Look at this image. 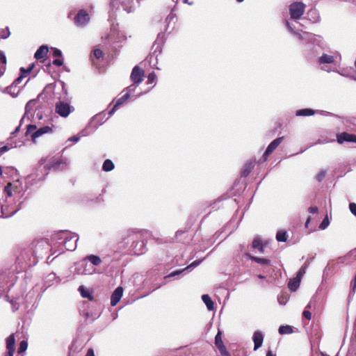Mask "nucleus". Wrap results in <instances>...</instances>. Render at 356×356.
<instances>
[{
    "mask_svg": "<svg viewBox=\"0 0 356 356\" xmlns=\"http://www.w3.org/2000/svg\"><path fill=\"white\" fill-rule=\"evenodd\" d=\"M258 277H259V279H261V280H264V279H265V278H266V277H265L264 275H258Z\"/></svg>",
    "mask_w": 356,
    "mask_h": 356,
    "instance_id": "54",
    "label": "nucleus"
},
{
    "mask_svg": "<svg viewBox=\"0 0 356 356\" xmlns=\"http://www.w3.org/2000/svg\"><path fill=\"white\" fill-rule=\"evenodd\" d=\"M72 140L74 141H77L79 140V138L77 137H73V138H72Z\"/></svg>",
    "mask_w": 356,
    "mask_h": 356,
    "instance_id": "56",
    "label": "nucleus"
},
{
    "mask_svg": "<svg viewBox=\"0 0 356 356\" xmlns=\"http://www.w3.org/2000/svg\"><path fill=\"white\" fill-rule=\"evenodd\" d=\"M86 259L90 261L94 266H98L102 262L100 257L94 254L88 256Z\"/></svg>",
    "mask_w": 356,
    "mask_h": 356,
    "instance_id": "25",
    "label": "nucleus"
},
{
    "mask_svg": "<svg viewBox=\"0 0 356 356\" xmlns=\"http://www.w3.org/2000/svg\"><path fill=\"white\" fill-rule=\"evenodd\" d=\"M6 91L13 97H16L20 91V88L19 86L11 84L10 86L6 88Z\"/></svg>",
    "mask_w": 356,
    "mask_h": 356,
    "instance_id": "21",
    "label": "nucleus"
},
{
    "mask_svg": "<svg viewBox=\"0 0 356 356\" xmlns=\"http://www.w3.org/2000/svg\"><path fill=\"white\" fill-rule=\"evenodd\" d=\"M9 149H10V148H9V147H8V146H7V145H5V146H3V147H0V156H1L3 153H4V152H6L8 151Z\"/></svg>",
    "mask_w": 356,
    "mask_h": 356,
    "instance_id": "46",
    "label": "nucleus"
},
{
    "mask_svg": "<svg viewBox=\"0 0 356 356\" xmlns=\"http://www.w3.org/2000/svg\"><path fill=\"white\" fill-rule=\"evenodd\" d=\"M202 300L204 303L206 305L207 309L209 310H213L214 308L213 302L212 301L210 296L207 294H204L202 296Z\"/></svg>",
    "mask_w": 356,
    "mask_h": 356,
    "instance_id": "17",
    "label": "nucleus"
},
{
    "mask_svg": "<svg viewBox=\"0 0 356 356\" xmlns=\"http://www.w3.org/2000/svg\"><path fill=\"white\" fill-rule=\"evenodd\" d=\"M286 25L289 30L292 31V28L291 27V25L289 22H286Z\"/></svg>",
    "mask_w": 356,
    "mask_h": 356,
    "instance_id": "53",
    "label": "nucleus"
},
{
    "mask_svg": "<svg viewBox=\"0 0 356 356\" xmlns=\"http://www.w3.org/2000/svg\"><path fill=\"white\" fill-rule=\"evenodd\" d=\"M278 331L280 334H291L293 330L291 325H281Z\"/></svg>",
    "mask_w": 356,
    "mask_h": 356,
    "instance_id": "24",
    "label": "nucleus"
},
{
    "mask_svg": "<svg viewBox=\"0 0 356 356\" xmlns=\"http://www.w3.org/2000/svg\"><path fill=\"white\" fill-rule=\"evenodd\" d=\"M49 51V48L46 45L40 46L34 54V58L37 60L44 58Z\"/></svg>",
    "mask_w": 356,
    "mask_h": 356,
    "instance_id": "13",
    "label": "nucleus"
},
{
    "mask_svg": "<svg viewBox=\"0 0 356 356\" xmlns=\"http://www.w3.org/2000/svg\"><path fill=\"white\" fill-rule=\"evenodd\" d=\"M129 92L130 91L128 90V92L125 95H124L122 97L116 100L115 104H114L113 108L108 112L109 115H113L115 110L129 99L130 96L129 93Z\"/></svg>",
    "mask_w": 356,
    "mask_h": 356,
    "instance_id": "12",
    "label": "nucleus"
},
{
    "mask_svg": "<svg viewBox=\"0 0 356 356\" xmlns=\"http://www.w3.org/2000/svg\"><path fill=\"white\" fill-rule=\"evenodd\" d=\"M329 223L330 222L327 217H325L320 224V229H325L328 226Z\"/></svg>",
    "mask_w": 356,
    "mask_h": 356,
    "instance_id": "37",
    "label": "nucleus"
},
{
    "mask_svg": "<svg viewBox=\"0 0 356 356\" xmlns=\"http://www.w3.org/2000/svg\"><path fill=\"white\" fill-rule=\"evenodd\" d=\"M114 167L115 165L113 161L110 159H106L103 163L102 170L105 172H109L111 171Z\"/></svg>",
    "mask_w": 356,
    "mask_h": 356,
    "instance_id": "22",
    "label": "nucleus"
},
{
    "mask_svg": "<svg viewBox=\"0 0 356 356\" xmlns=\"http://www.w3.org/2000/svg\"><path fill=\"white\" fill-rule=\"evenodd\" d=\"M302 316L304 318H305L308 321L312 319V313L308 310H306V309L304 310V312L302 313Z\"/></svg>",
    "mask_w": 356,
    "mask_h": 356,
    "instance_id": "40",
    "label": "nucleus"
},
{
    "mask_svg": "<svg viewBox=\"0 0 356 356\" xmlns=\"http://www.w3.org/2000/svg\"><path fill=\"white\" fill-rule=\"evenodd\" d=\"M349 209L351 213L356 216V203L351 202L349 204Z\"/></svg>",
    "mask_w": 356,
    "mask_h": 356,
    "instance_id": "39",
    "label": "nucleus"
},
{
    "mask_svg": "<svg viewBox=\"0 0 356 356\" xmlns=\"http://www.w3.org/2000/svg\"><path fill=\"white\" fill-rule=\"evenodd\" d=\"M334 61V58L333 56L327 55L326 54H323L318 60L320 64L323 63H332Z\"/></svg>",
    "mask_w": 356,
    "mask_h": 356,
    "instance_id": "18",
    "label": "nucleus"
},
{
    "mask_svg": "<svg viewBox=\"0 0 356 356\" xmlns=\"http://www.w3.org/2000/svg\"><path fill=\"white\" fill-rule=\"evenodd\" d=\"M311 307H312V304H311V302H309V303L307 305L306 308H311Z\"/></svg>",
    "mask_w": 356,
    "mask_h": 356,
    "instance_id": "57",
    "label": "nucleus"
},
{
    "mask_svg": "<svg viewBox=\"0 0 356 356\" xmlns=\"http://www.w3.org/2000/svg\"><path fill=\"white\" fill-rule=\"evenodd\" d=\"M86 356H95V353H94V351L92 349L90 348L87 353H86Z\"/></svg>",
    "mask_w": 356,
    "mask_h": 356,
    "instance_id": "48",
    "label": "nucleus"
},
{
    "mask_svg": "<svg viewBox=\"0 0 356 356\" xmlns=\"http://www.w3.org/2000/svg\"><path fill=\"white\" fill-rule=\"evenodd\" d=\"M11 187H12V184L11 183H8L4 188V192L6 193V195L8 196V197H11L12 196V190H11Z\"/></svg>",
    "mask_w": 356,
    "mask_h": 356,
    "instance_id": "35",
    "label": "nucleus"
},
{
    "mask_svg": "<svg viewBox=\"0 0 356 356\" xmlns=\"http://www.w3.org/2000/svg\"><path fill=\"white\" fill-rule=\"evenodd\" d=\"M251 170H252L251 164L250 163V164H246L244 166V168H243V170L241 172V175L243 177H248L249 175V174L250 173Z\"/></svg>",
    "mask_w": 356,
    "mask_h": 356,
    "instance_id": "29",
    "label": "nucleus"
},
{
    "mask_svg": "<svg viewBox=\"0 0 356 356\" xmlns=\"http://www.w3.org/2000/svg\"><path fill=\"white\" fill-rule=\"evenodd\" d=\"M315 113V111L311 108L299 109L296 111L297 116H310Z\"/></svg>",
    "mask_w": 356,
    "mask_h": 356,
    "instance_id": "19",
    "label": "nucleus"
},
{
    "mask_svg": "<svg viewBox=\"0 0 356 356\" xmlns=\"http://www.w3.org/2000/svg\"><path fill=\"white\" fill-rule=\"evenodd\" d=\"M245 256L249 258L250 259H251L252 261H254L261 265H269L270 263V259H266V258H260V257H254V256H252L249 253H246L245 254Z\"/></svg>",
    "mask_w": 356,
    "mask_h": 356,
    "instance_id": "14",
    "label": "nucleus"
},
{
    "mask_svg": "<svg viewBox=\"0 0 356 356\" xmlns=\"http://www.w3.org/2000/svg\"><path fill=\"white\" fill-rule=\"evenodd\" d=\"M15 350H8L7 354L6 356H13Z\"/></svg>",
    "mask_w": 356,
    "mask_h": 356,
    "instance_id": "50",
    "label": "nucleus"
},
{
    "mask_svg": "<svg viewBox=\"0 0 356 356\" xmlns=\"http://www.w3.org/2000/svg\"><path fill=\"white\" fill-rule=\"evenodd\" d=\"M72 107L70 105L64 102H58L56 104L55 111L60 116L66 118L71 113Z\"/></svg>",
    "mask_w": 356,
    "mask_h": 356,
    "instance_id": "5",
    "label": "nucleus"
},
{
    "mask_svg": "<svg viewBox=\"0 0 356 356\" xmlns=\"http://www.w3.org/2000/svg\"><path fill=\"white\" fill-rule=\"evenodd\" d=\"M79 291H80L81 296L83 298H88L90 300H93V296L90 293L88 290H86L83 286H80L79 288Z\"/></svg>",
    "mask_w": 356,
    "mask_h": 356,
    "instance_id": "26",
    "label": "nucleus"
},
{
    "mask_svg": "<svg viewBox=\"0 0 356 356\" xmlns=\"http://www.w3.org/2000/svg\"><path fill=\"white\" fill-rule=\"evenodd\" d=\"M300 280H299V278H293L291 279L288 283V288L291 291H296L300 284Z\"/></svg>",
    "mask_w": 356,
    "mask_h": 356,
    "instance_id": "15",
    "label": "nucleus"
},
{
    "mask_svg": "<svg viewBox=\"0 0 356 356\" xmlns=\"http://www.w3.org/2000/svg\"><path fill=\"white\" fill-rule=\"evenodd\" d=\"M145 76V71L140 68L139 66H135L131 73L130 79L133 82V85L130 86L127 88L129 91H131V88L134 85L138 86L141 82H143Z\"/></svg>",
    "mask_w": 356,
    "mask_h": 356,
    "instance_id": "3",
    "label": "nucleus"
},
{
    "mask_svg": "<svg viewBox=\"0 0 356 356\" xmlns=\"http://www.w3.org/2000/svg\"><path fill=\"white\" fill-rule=\"evenodd\" d=\"M52 132V128L44 126L37 129L35 124H29L26 129V135L31 134V140L35 143L36 139L44 134Z\"/></svg>",
    "mask_w": 356,
    "mask_h": 356,
    "instance_id": "1",
    "label": "nucleus"
},
{
    "mask_svg": "<svg viewBox=\"0 0 356 356\" xmlns=\"http://www.w3.org/2000/svg\"><path fill=\"white\" fill-rule=\"evenodd\" d=\"M266 356H275V355L273 354L272 351L268 350L266 353Z\"/></svg>",
    "mask_w": 356,
    "mask_h": 356,
    "instance_id": "52",
    "label": "nucleus"
},
{
    "mask_svg": "<svg viewBox=\"0 0 356 356\" xmlns=\"http://www.w3.org/2000/svg\"><path fill=\"white\" fill-rule=\"evenodd\" d=\"M215 345L216 347L224 345L220 330H218L217 334L215 337Z\"/></svg>",
    "mask_w": 356,
    "mask_h": 356,
    "instance_id": "28",
    "label": "nucleus"
},
{
    "mask_svg": "<svg viewBox=\"0 0 356 356\" xmlns=\"http://www.w3.org/2000/svg\"><path fill=\"white\" fill-rule=\"evenodd\" d=\"M310 221H311V217H309V218H307V220L306 222H305V227H308V225H309V223L310 222Z\"/></svg>",
    "mask_w": 356,
    "mask_h": 356,
    "instance_id": "51",
    "label": "nucleus"
},
{
    "mask_svg": "<svg viewBox=\"0 0 356 356\" xmlns=\"http://www.w3.org/2000/svg\"><path fill=\"white\" fill-rule=\"evenodd\" d=\"M199 264V261H193L191 265H189L188 266H187L186 268H185V269H188L192 266H197V264Z\"/></svg>",
    "mask_w": 356,
    "mask_h": 356,
    "instance_id": "49",
    "label": "nucleus"
},
{
    "mask_svg": "<svg viewBox=\"0 0 356 356\" xmlns=\"http://www.w3.org/2000/svg\"><path fill=\"white\" fill-rule=\"evenodd\" d=\"M62 238H64L63 244L66 250L72 251L76 249L78 241L76 235L72 233L63 232Z\"/></svg>",
    "mask_w": 356,
    "mask_h": 356,
    "instance_id": "4",
    "label": "nucleus"
},
{
    "mask_svg": "<svg viewBox=\"0 0 356 356\" xmlns=\"http://www.w3.org/2000/svg\"><path fill=\"white\" fill-rule=\"evenodd\" d=\"M238 2H242L243 0H236Z\"/></svg>",
    "mask_w": 356,
    "mask_h": 356,
    "instance_id": "59",
    "label": "nucleus"
},
{
    "mask_svg": "<svg viewBox=\"0 0 356 356\" xmlns=\"http://www.w3.org/2000/svg\"><path fill=\"white\" fill-rule=\"evenodd\" d=\"M305 10V5L302 2H293L289 6L291 18L295 20L299 19L304 14Z\"/></svg>",
    "mask_w": 356,
    "mask_h": 356,
    "instance_id": "2",
    "label": "nucleus"
},
{
    "mask_svg": "<svg viewBox=\"0 0 356 356\" xmlns=\"http://www.w3.org/2000/svg\"><path fill=\"white\" fill-rule=\"evenodd\" d=\"M50 249L49 241L46 238H42L37 241L34 248V253L38 257H42L44 252Z\"/></svg>",
    "mask_w": 356,
    "mask_h": 356,
    "instance_id": "6",
    "label": "nucleus"
},
{
    "mask_svg": "<svg viewBox=\"0 0 356 356\" xmlns=\"http://www.w3.org/2000/svg\"><path fill=\"white\" fill-rule=\"evenodd\" d=\"M306 269H307L306 266H302V267L300 268L299 271L298 272V273H297V275H296V278H299V280H300V281H301L302 276H303V275L305 274V273H306Z\"/></svg>",
    "mask_w": 356,
    "mask_h": 356,
    "instance_id": "34",
    "label": "nucleus"
},
{
    "mask_svg": "<svg viewBox=\"0 0 356 356\" xmlns=\"http://www.w3.org/2000/svg\"><path fill=\"white\" fill-rule=\"evenodd\" d=\"M6 57L4 54L0 51V77L5 73L6 70Z\"/></svg>",
    "mask_w": 356,
    "mask_h": 356,
    "instance_id": "16",
    "label": "nucleus"
},
{
    "mask_svg": "<svg viewBox=\"0 0 356 356\" xmlns=\"http://www.w3.org/2000/svg\"><path fill=\"white\" fill-rule=\"evenodd\" d=\"M217 348L222 356H231L230 353L227 350L225 345L218 346Z\"/></svg>",
    "mask_w": 356,
    "mask_h": 356,
    "instance_id": "32",
    "label": "nucleus"
},
{
    "mask_svg": "<svg viewBox=\"0 0 356 356\" xmlns=\"http://www.w3.org/2000/svg\"><path fill=\"white\" fill-rule=\"evenodd\" d=\"M325 175H326V172H325V170H321V172H319L317 174V175H316V179H317L319 182H321V181H323V179L325 178Z\"/></svg>",
    "mask_w": 356,
    "mask_h": 356,
    "instance_id": "36",
    "label": "nucleus"
},
{
    "mask_svg": "<svg viewBox=\"0 0 356 356\" xmlns=\"http://www.w3.org/2000/svg\"><path fill=\"white\" fill-rule=\"evenodd\" d=\"M284 137H278L276 139H275L273 141H272L268 146L267 147L263 157L264 160L266 161L268 156L273 152V151L281 144V143L283 141Z\"/></svg>",
    "mask_w": 356,
    "mask_h": 356,
    "instance_id": "7",
    "label": "nucleus"
},
{
    "mask_svg": "<svg viewBox=\"0 0 356 356\" xmlns=\"http://www.w3.org/2000/svg\"><path fill=\"white\" fill-rule=\"evenodd\" d=\"M32 69H33V66L29 67L27 70H25L24 68L22 67L20 69V72L22 73V75H24V77L26 74H29L31 72Z\"/></svg>",
    "mask_w": 356,
    "mask_h": 356,
    "instance_id": "41",
    "label": "nucleus"
},
{
    "mask_svg": "<svg viewBox=\"0 0 356 356\" xmlns=\"http://www.w3.org/2000/svg\"><path fill=\"white\" fill-rule=\"evenodd\" d=\"M123 289L121 286H118L113 292L111 297V305L112 306L116 305L122 297Z\"/></svg>",
    "mask_w": 356,
    "mask_h": 356,
    "instance_id": "10",
    "label": "nucleus"
},
{
    "mask_svg": "<svg viewBox=\"0 0 356 356\" xmlns=\"http://www.w3.org/2000/svg\"><path fill=\"white\" fill-rule=\"evenodd\" d=\"M52 63L54 65H56V66H62L63 65V60H60V59H55L53 60Z\"/></svg>",
    "mask_w": 356,
    "mask_h": 356,
    "instance_id": "43",
    "label": "nucleus"
},
{
    "mask_svg": "<svg viewBox=\"0 0 356 356\" xmlns=\"http://www.w3.org/2000/svg\"><path fill=\"white\" fill-rule=\"evenodd\" d=\"M93 55L94 57L97 60L103 59L104 58V53L100 49H94Z\"/></svg>",
    "mask_w": 356,
    "mask_h": 356,
    "instance_id": "30",
    "label": "nucleus"
},
{
    "mask_svg": "<svg viewBox=\"0 0 356 356\" xmlns=\"http://www.w3.org/2000/svg\"><path fill=\"white\" fill-rule=\"evenodd\" d=\"M23 78H24V75H21L20 76L17 78L12 84L18 86V85L21 83Z\"/></svg>",
    "mask_w": 356,
    "mask_h": 356,
    "instance_id": "44",
    "label": "nucleus"
},
{
    "mask_svg": "<svg viewBox=\"0 0 356 356\" xmlns=\"http://www.w3.org/2000/svg\"><path fill=\"white\" fill-rule=\"evenodd\" d=\"M27 347H28L27 342L24 340L22 341L19 343V346L18 348V353L20 354V353H24L27 349Z\"/></svg>",
    "mask_w": 356,
    "mask_h": 356,
    "instance_id": "31",
    "label": "nucleus"
},
{
    "mask_svg": "<svg viewBox=\"0 0 356 356\" xmlns=\"http://www.w3.org/2000/svg\"><path fill=\"white\" fill-rule=\"evenodd\" d=\"M2 174H3V170H2L1 166L0 165V175H1Z\"/></svg>",
    "mask_w": 356,
    "mask_h": 356,
    "instance_id": "58",
    "label": "nucleus"
},
{
    "mask_svg": "<svg viewBox=\"0 0 356 356\" xmlns=\"http://www.w3.org/2000/svg\"><path fill=\"white\" fill-rule=\"evenodd\" d=\"M186 269L184 268L182 270H175V271H173L169 275L168 277H174L175 275H178L179 274H181L182 272H184Z\"/></svg>",
    "mask_w": 356,
    "mask_h": 356,
    "instance_id": "42",
    "label": "nucleus"
},
{
    "mask_svg": "<svg viewBox=\"0 0 356 356\" xmlns=\"http://www.w3.org/2000/svg\"><path fill=\"white\" fill-rule=\"evenodd\" d=\"M337 141L339 144H343L344 142L356 143V135L353 134H348L347 132H342L337 135Z\"/></svg>",
    "mask_w": 356,
    "mask_h": 356,
    "instance_id": "8",
    "label": "nucleus"
},
{
    "mask_svg": "<svg viewBox=\"0 0 356 356\" xmlns=\"http://www.w3.org/2000/svg\"><path fill=\"white\" fill-rule=\"evenodd\" d=\"M2 216H3L2 207H1V206H0V217H1Z\"/></svg>",
    "mask_w": 356,
    "mask_h": 356,
    "instance_id": "55",
    "label": "nucleus"
},
{
    "mask_svg": "<svg viewBox=\"0 0 356 356\" xmlns=\"http://www.w3.org/2000/svg\"><path fill=\"white\" fill-rule=\"evenodd\" d=\"M254 350L259 349L263 343L264 335L260 331H256L253 334Z\"/></svg>",
    "mask_w": 356,
    "mask_h": 356,
    "instance_id": "11",
    "label": "nucleus"
},
{
    "mask_svg": "<svg viewBox=\"0 0 356 356\" xmlns=\"http://www.w3.org/2000/svg\"><path fill=\"white\" fill-rule=\"evenodd\" d=\"M252 248L258 250L260 252H264V248L262 241L259 238H255L252 241Z\"/></svg>",
    "mask_w": 356,
    "mask_h": 356,
    "instance_id": "23",
    "label": "nucleus"
},
{
    "mask_svg": "<svg viewBox=\"0 0 356 356\" xmlns=\"http://www.w3.org/2000/svg\"><path fill=\"white\" fill-rule=\"evenodd\" d=\"M309 211L312 213H317L318 212V209L317 207H310L309 208Z\"/></svg>",
    "mask_w": 356,
    "mask_h": 356,
    "instance_id": "45",
    "label": "nucleus"
},
{
    "mask_svg": "<svg viewBox=\"0 0 356 356\" xmlns=\"http://www.w3.org/2000/svg\"><path fill=\"white\" fill-rule=\"evenodd\" d=\"M156 75L154 72H151L147 76V83L152 84L156 83Z\"/></svg>",
    "mask_w": 356,
    "mask_h": 356,
    "instance_id": "33",
    "label": "nucleus"
},
{
    "mask_svg": "<svg viewBox=\"0 0 356 356\" xmlns=\"http://www.w3.org/2000/svg\"><path fill=\"white\" fill-rule=\"evenodd\" d=\"M53 51V56L54 57H61L62 56V52L60 50L56 49V48H51Z\"/></svg>",
    "mask_w": 356,
    "mask_h": 356,
    "instance_id": "38",
    "label": "nucleus"
},
{
    "mask_svg": "<svg viewBox=\"0 0 356 356\" xmlns=\"http://www.w3.org/2000/svg\"><path fill=\"white\" fill-rule=\"evenodd\" d=\"M287 234L284 231H279L276 234V239L279 242H286L287 241Z\"/></svg>",
    "mask_w": 356,
    "mask_h": 356,
    "instance_id": "27",
    "label": "nucleus"
},
{
    "mask_svg": "<svg viewBox=\"0 0 356 356\" xmlns=\"http://www.w3.org/2000/svg\"><path fill=\"white\" fill-rule=\"evenodd\" d=\"M89 15L84 10H79L74 18L75 23L78 26H84L89 22Z\"/></svg>",
    "mask_w": 356,
    "mask_h": 356,
    "instance_id": "9",
    "label": "nucleus"
},
{
    "mask_svg": "<svg viewBox=\"0 0 356 356\" xmlns=\"http://www.w3.org/2000/svg\"><path fill=\"white\" fill-rule=\"evenodd\" d=\"M15 339L14 334H10L6 339L7 350H15Z\"/></svg>",
    "mask_w": 356,
    "mask_h": 356,
    "instance_id": "20",
    "label": "nucleus"
},
{
    "mask_svg": "<svg viewBox=\"0 0 356 356\" xmlns=\"http://www.w3.org/2000/svg\"><path fill=\"white\" fill-rule=\"evenodd\" d=\"M356 289V275L353 280V284H352V291L355 292Z\"/></svg>",
    "mask_w": 356,
    "mask_h": 356,
    "instance_id": "47",
    "label": "nucleus"
}]
</instances>
